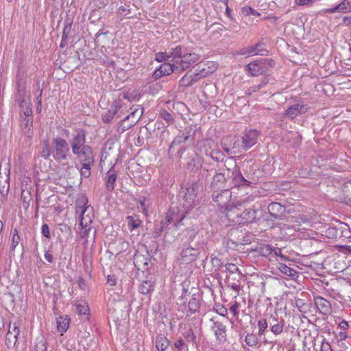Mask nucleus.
Instances as JSON below:
<instances>
[{"instance_id": "nucleus-34", "label": "nucleus", "mask_w": 351, "mask_h": 351, "mask_svg": "<svg viewBox=\"0 0 351 351\" xmlns=\"http://www.w3.org/2000/svg\"><path fill=\"white\" fill-rule=\"evenodd\" d=\"M168 55L169 58H172L173 63L178 64L180 62V60L184 56L182 52V47L180 45H177L176 47L171 48L168 51Z\"/></svg>"}, {"instance_id": "nucleus-55", "label": "nucleus", "mask_w": 351, "mask_h": 351, "mask_svg": "<svg viewBox=\"0 0 351 351\" xmlns=\"http://www.w3.org/2000/svg\"><path fill=\"white\" fill-rule=\"evenodd\" d=\"M20 241V236L19 235L18 230L14 229L12 237V243L10 245V250L14 251L16 247L19 245Z\"/></svg>"}, {"instance_id": "nucleus-35", "label": "nucleus", "mask_w": 351, "mask_h": 351, "mask_svg": "<svg viewBox=\"0 0 351 351\" xmlns=\"http://www.w3.org/2000/svg\"><path fill=\"white\" fill-rule=\"evenodd\" d=\"M236 141L231 137L223 138L221 141V145L223 149L228 154H231L232 149L235 148Z\"/></svg>"}, {"instance_id": "nucleus-38", "label": "nucleus", "mask_w": 351, "mask_h": 351, "mask_svg": "<svg viewBox=\"0 0 351 351\" xmlns=\"http://www.w3.org/2000/svg\"><path fill=\"white\" fill-rule=\"evenodd\" d=\"M158 116L160 118L165 121L168 125L172 124L175 121V114L170 113L165 108L159 110Z\"/></svg>"}, {"instance_id": "nucleus-58", "label": "nucleus", "mask_w": 351, "mask_h": 351, "mask_svg": "<svg viewBox=\"0 0 351 351\" xmlns=\"http://www.w3.org/2000/svg\"><path fill=\"white\" fill-rule=\"evenodd\" d=\"M174 346L178 351H182L183 350L188 351V346L181 337L174 342Z\"/></svg>"}, {"instance_id": "nucleus-9", "label": "nucleus", "mask_w": 351, "mask_h": 351, "mask_svg": "<svg viewBox=\"0 0 351 351\" xmlns=\"http://www.w3.org/2000/svg\"><path fill=\"white\" fill-rule=\"evenodd\" d=\"M33 121V111L19 113V123L21 132L23 135L28 139H32L34 134Z\"/></svg>"}, {"instance_id": "nucleus-52", "label": "nucleus", "mask_w": 351, "mask_h": 351, "mask_svg": "<svg viewBox=\"0 0 351 351\" xmlns=\"http://www.w3.org/2000/svg\"><path fill=\"white\" fill-rule=\"evenodd\" d=\"M255 56L261 55V56H267L268 53V51L264 47V43L261 42L257 43L254 45Z\"/></svg>"}, {"instance_id": "nucleus-61", "label": "nucleus", "mask_w": 351, "mask_h": 351, "mask_svg": "<svg viewBox=\"0 0 351 351\" xmlns=\"http://www.w3.org/2000/svg\"><path fill=\"white\" fill-rule=\"evenodd\" d=\"M214 309L217 313L222 317H226L228 314V309L221 304H215Z\"/></svg>"}, {"instance_id": "nucleus-23", "label": "nucleus", "mask_w": 351, "mask_h": 351, "mask_svg": "<svg viewBox=\"0 0 351 351\" xmlns=\"http://www.w3.org/2000/svg\"><path fill=\"white\" fill-rule=\"evenodd\" d=\"M121 101H114L110 106L108 110L104 114L102 115V121L105 123H110L112 119L117 114L118 111L121 108Z\"/></svg>"}, {"instance_id": "nucleus-49", "label": "nucleus", "mask_w": 351, "mask_h": 351, "mask_svg": "<svg viewBox=\"0 0 351 351\" xmlns=\"http://www.w3.org/2000/svg\"><path fill=\"white\" fill-rule=\"evenodd\" d=\"M139 208L142 211L146 214L148 212V207L150 204V200L144 196H140L138 199Z\"/></svg>"}, {"instance_id": "nucleus-41", "label": "nucleus", "mask_w": 351, "mask_h": 351, "mask_svg": "<svg viewBox=\"0 0 351 351\" xmlns=\"http://www.w3.org/2000/svg\"><path fill=\"white\" fill-rule=\"evenodd\" d=\"M197 131V125L191 124L186 128L183 130H180L179 132L183 134V136L186 137V140H189L190 138H194V136Z\"/></svg>"}, {"instance_id": "nucleus-47", "label": "nucleus", "mask_w": 351, "mask_h": 351, "mask_svg": "<svg viewBox=\"0 0 351 351\" xmlns=\"http://www.w3.org/2000/svg\"><path fill=\"white\" fill-rule=\"evenodd\" d=\"M210 157L216 162H222L225 158V155L219 149H213L209 154Z\"/></svg>"}, {"instance_id": "nucleus-21", "label": "nucleus", "mask_w": 351, "mask_h": 351, "mask_svg": "<svg viewBox=\"0 0 351 351\" xmlns=\"http://www.w3.org/2000/svg\"><path fill=\"white\" fill-rule=\"evenodd\" d=\"M93 208L86 207L80 210V226L81 228L88 227L90 223H92L93 218Z\"/></svg>"}, {"instance_id": "nucleus-50", "label": "nucleus", "mask_w": 351, "mask_h": 351, "mask_svg": "<svg viewBox=\"0 0 351 351\" xmlns=\"http://www.w3.org/2000/svg\"><path fill=\"white\" fill-rule=\"evenodd\" d=\"M258 335L261 337L264 335L268 328V322L267 319L261 318L258 321Z\"/></svg>"}, {"instance_id": "nucleus-45", "label": "nucleus", "mask_w": 351, "mask_h": 351, "mask_svg": "<svg viewBox=\"0 0 351 351\" xmlns=\"http://www.w3.org/2000/svg\"><path fill=\"white\" fill-rule=\"evenodd\" d=\"M279 269L282 273H283L293 278L297 276V274H298L297 271L295 269L287 266L285 264L280 263Z\"/></svg>"}, {"instance_id": "nucleus-32", "label": "nucleus", "mask_w": 351, "mask_h": 351, "mask_svg": "<svg viewBox=\"0 0 351 351\" xmlns=\"http://www.w3.org/2000/svg\"><path fill=\"white\" fill-rule=\"evenodd\" d=\"M155 282L150 280H143L138 287V291L143 295L150 294L154 289Z\"/></svg>"}, {"instance_id": "nucleus-53", "label": "nucleus", "mask_w": 351, "mask_h": 351, "mask_svg": "<svg viewBox=\"0 0 351 351\" xmlns=\"http://www.w3.org/2000/svg\"><path fill=\"white\" fill-rule=\"evenodd\" d=\"M224 270L223 271L229 272L230 274H235L238 272V275L240 277L241 273L240 272L238 267L233 263H227L224 265Z\"/></svg>"}, {"instance_id": "nucleus-27", "label": "nucleus", "mask_w": 351, "mask_h": 351, "mask_svg": "<svg viewBox=\"0 0 351 351\" xmlns=\"http://www.w3.org/2000/svg\"><path fill=\"white\" fill-rule=\"evenodd\" d=\"M203 66L202 64H197L196 73L193 75H189L191 80V85L197 82L200 78L206 77L209 73L213 72L212 71L206 70Z\"/></svg>"}, {"instance_id": "nucleus-60", "label": "nucleus", "mask_w": 351, "mask_h": 351, "mask_svg": "<svg viewBox=\"0 0 351 351\" xmlns=\"http://www.w3.org/2000/svg\"><path fill=\"white\" fill-rule=\"evenodd\" d=\"M71 25H72L71 21H69V19H67L64 21V27L63 29L62 36L69 38V34L71 33Z\"/></svg>"}, {"instance_id": "nucleus-62", "label": "nucleus", "mask_w": 351, "mask_h": 351, "mask_svg": "<svg viewBox=\"0 0 351 351\" xmlns=\"http://www.w3.org/2000/svg\"><path fill=\"white\" fill-rule=\"evenodd\" d=\"M180 86L184 87H189L191 85V80L190 79V76H189L188 73H186L179 81Z\"/></svg>"}, {"instance_id": "nucleus-10", "label": "nucleus", "mask_w": 351, "mask_h": 351, "mask_svg": "<svg viewBox=\"0 0 351 351\" xmlns=\"http://www.w3.org/2000/svg\"><path fill=\"white\" fill-rule=\"evenodd\" d=\"M86 134L87 133L84 129H78L75 131L69 143L72 153L78 152V151L90 146L86 144Z\"/></svg>"}, {"instance_id": "nucleus-11", "label": "nucleus", "mask_w": 351, "mask_h": 351, "mask_svg": "<svg viewBox=\"0 0 351 351\" xmlns=\"http://www.w3.org/2000/svg\"><path fill=\"white\" fill-rule=\"evenodd\" d=\"M200 254V250L197 246L193 247L191 245L182 248L180 252V259L182 263L189 264L195 261Z\"/></svg>"}, {"instance_id": "nucleus-54", "label": "nucleus", "mask_w": 351, "mask_h": 351, "mask_svg": "<svg viewBox=\"0 0 351 351\" xmlns=\"http://www.w3.org/2000/svg\"><path fill=\"white\" fill-rule=\"evenodd\" d=\"M21 199L23 202L24 208L27 209L29 206V202L32 199L30 192L28 191H23L21 193Z\"/></svg>"}, {"instance_id": "nucleus-29", "label": "nucleus", "mask_w": 351, "mask_h": 351, "mask_svg": "<svg viewBox=\"0 0 351 351\" xmlns=\"http://www.w3.org/2000/svg\"><path fill=\"white\" fill-rule=\"evenodd\" d=\"M196 327L194 328L192 327H189L186 330H185L182 333L183 337L185 340L189 343H192L193 345H195V347L197 348L199 343L197 341V330Z\"/></svg>"}, {"instance_id": "nucleus-42", "label": "nucleus", "mask_w": 351, "mask_h": 351, "mask_svg": "<svg viewBox=\"0 0 351 351\" xmlns=\"http://www.w3.org/2000/svg\"><path fill=\"white\" fill-rule=\"evenodd\" d=\"M295 306L298 310L303 313H306L310 311L311 303L306 302L302 299H295Z\"/></svg>"}, {"instance_id": "nucleus-64", "label": "nucleus", "mask_w": 351, "mask_h": 351, "mask_svg": "<svg viewBox=\"0 0 351 351\" xmlns=\"http://www.w3.org/2000/svg\"><path fill=\"white\" fill-rule=\"evenodd\" d=\"M185 141H187L186 137L183 136V134L179 132L178 134L172 141V146H177Z\"/></svg>"}, {"instance_id": "nucleus-43", "label": "nucleus", "mask_w": 351, "mask_h": 351, "mask_svg": "<svg viewBox=\"0 0 351 351\" xmlns=\"http://www.w3.org/2000/svg\"><path fill=\"white\" fill-rule=\"evenodd\" d=\"M86 207H91L88 205V198L84 195H80L76 201V213H80V210Z\"/></svg>"}, {"instance_id": "nucleus-1", "label": "nucleus", "mask_w": 351, "mask_h": 351, "mask_svg": "<svg viewBox=\"0 0 351 351\" xmlns=\"http://www.w3.org/2000/svg\"><path fill=\"white\" fill-rule=\"evenodd\" d=\"M40 156L47 160L51 157L58 163L65 161L71 157L69 143L60 136L53 138L51 144L45 141Z\"/></svg>"}, {"instance_id": "nucleus-5", "label": "nucleus", "mask_w": 351, "mask_h": 351, "mask_svg": "<svg viewBox=\"0 0 351 351\" xmlns=\"http://www.w3.org/2000/svg\"><path fill=\"white\" fill-rule=\"evenodd\" d=\"M73 154L77 157L82 165L80 176L85 178H89L91 174V169L95 165V156L93 147L89 146L82 150L78 151V152H73Z\"/></svg>"}, {"instance_id": "nucleus-26", "label": "nucleus", "mask_w": 351, "mask_h": 351, "mask_svg": "<svg viewBox=\"0 0 351 351\" xmlns=\"http://www.w3.org/2000/svg\"><path fill=\"white\" fill-rule=\"evenodd\" d=\"M328 13L343 12L347 13L351 12V1L343 0L337 5L326 10Z\"/></svg>"}, {"instance_id": "nucleus-16", "label": "nucleus", "mask_w": 351, "mask_h": 351, "mask_svg": "<svg viewBox=\"0 0 351 351\" xmlns=\"http://www.w3.org/2000/svg\"><path fill=\"white\" fill-rule=\"evenodd\" d=\"M308 110L309 106L307 104H295L288 108L284 115L290 119H293L300 114H305Z\"/></svg>"}, {"instance_id": "nucleus-39", "label": "nucleus", "mask_w": 351, "mask_h": 351, "mask_svg": "<svg viewBox=\"0 0 351 351\" xmlns=\"http://www.w3.org/2000/svg\"><path fill=\"white\" fill-rule=\"evenodd\" d=\"M34 351H47V343L45 337L40 336L36 339Z\"/></svg>"}, {"instance_id": "nucleus-18", "label": "nucleus", "mask_w": 351, "mask_h": 351, "mask_svg": "<svg viewBox=\"0 0 351 351\" xmlns=\"http://www.w3.org/2000/svg\"><path fill=\"white\" fill-rule=\"evenodd\" d=\"M211 329L219 343H223L227 341L226 326L222 322L219 321L214 322Z\"/></svg>"}, {"instance_id": "nucleus-56", "label": "nucleus", "mask_w": 351, "mask_h": 351, "mask_svg": "<svg viewBox=\"0 0 351 351\" xmlns=\"http://www.w3.org/2000/svg\"><path fill=\"white\" fill-rule=\"evenodd\" d=\"M77 312L79 315H88L89 308L86 302L76 304Z\"/></svg>"}, {"instance_id": "nucleus-17", "label": "nucleus", "mask_w": 351, "mask_h": 351, "mask_svg": "<svg viewBox=\"0 0 351 351\" xmlns=\"http://www.w3.org/2000/svg\"><path fill=\"white\" fill-rule=\"evenodd\" d=\"M146 254H143L137 251L134 256V264L137 270L145 271L148 269L149 258L147 250H145Z\"/></svg>"}, {"instance_id": "nucleus-2", "label": "nucleus", "mask_w": 351, "mask_h": 351, "mask_svg": "<svg viewBox=\"0 0 351 351\" xmlns=\"http://www.w3.org/2000/svg\"><path fill=\"white\" fill-rule=\"evenodd\" d=\"M226 217L228 221L236 225H245L250 223H256L261 217V209L246 208L242 209L241 204H235L226 208Z\"/></svg>"}, {"instance_id": "nucleus-37", "label": "nucleus", "mask_w": 351, "mask_h": 351, "mask_svg": "<svg viewBox=\"0 0 351 351\" xmlns=\"http://www.w3.org/2000/svg\"><path fill=\"white\" fill-rule=\"evenodd\" d=\"M70 323V318L68 315L65 317L60 316L57 319V328L59 332L63 333L66 331Z\"/></svg>"}, {"instance_id": "nucleus-40", "label": "nucleus", "mask_w": 351, "mask_h": 351, "mask_svg": "<svg viewBox=\"0 0 351 351\" xmlns=\"http://www.w3.org/2000/svg\"><path fill=\"white\" fill-rule=\"evenodd\" d=\"M126 221L128 223V226L130 230H134L138 228L141 224V221L136 215L128 216L126 217Z\"/></svg>"}, {"instance_id": "nucleus-24", "label": "nucleus", "mask_w": 351, "mask_h": 351, "mask_svg": "<svg viewBox=\"0 0 351 351\" xmlns=\"http://www.w3.org/2000/svg\"><path fill=\"white\" fill-rule=\"evenodd\" d=\"M315 305L319 312L323 315H328L331 312L330 302L322 297H316L314 299Z\"/></svg>"}, {"instance_id": "nucleus-36", "label": "nucleus", "mask_w": 351, "mask_h": 351, "mask_svg": "<svg viewBox=\"0 0 351 351\" xmlns=\"http://www.w3.org/2000/svg\"><path fill=\"white\" fill-rule=\"evenodd\" d=\"M169 343V340L162 335H159L156 337V347L159 351H165Z\"/></svg>"}, {"instance_id": "nucleus-19", "label": "nucleus", "mask_w": 351, "mask_h": 351, "mask_svg": "<svg viewBox=\"0 0 351 351\" xmlns=\"http://www.w3.org/2000/svg\"><path fill=\"white\" fill-rule=\"evenodd\" d=\"M247 69L252 76L267 75L268 74V66L262 64V62H250L247 65Z\"/></svg>"}, {"instance_id": "nucleus-4", "label": "nucleus", "mask_w": 351, "mask_h": 351, "mask_svg": "<svg viewBox=\"0 0 351 351\" xmlns=\"http://www.w3.org/2000/svg\"><path fill=\"white\" fill-rule=\"evenodd\" d=\"M178 208L172 207L169 210L167 215L162 219L160 222L155 225L154 234L156 237L160 236L162 232L169 229L168 226L173 223V227L179 229L182 226H184L183 220L185 218V215L183 213L179 217L177 213Z\"/></svg>"}, {"instance_id": "nucleus-20", "label": "nucleus", "mask_w": 351, "mask_h": 351, "mask_svg": "<svg viewBox=\"0 0 351 351\" xmlns=\"http://www.w3.org/2000/svg\"><path fill=\"white\" fill-rule=\"evenodd\" d=\"M232 184L234 187L240 186H249L251 184V182L247 180L241 174L240 169L238 167H235L232 173Z\"/></svg>"}, {"instance_id": "nucleus-48", "label": "nucleus", "mask_w": 351, "mask_h": 351, "mask_svg": "<svg viewBox=\"0 0 351 351\" xmlns=\"http://www.w3.org/2000/svg\"><path fill=\"white\" fill-rule=\"evenodd\" d=\"M245 341L247 343V345L250 347L255 346L257 345L258 341V337L255 334L248 333L245 336Z\"/></svg>"}, {"instance_id": "nucleus-44", "label": "nucleus", "mask_w": 351, "mask_h": 351, "mask_svg": "<svg viewBox=\"0 0 351 351\" xmlns=\"http://www.w3.org/2000/svg\"><path fill=\"white\" fill-rule=\"evenodd\" d=\"M84 230L81 232V237L85 239L86 241L90 234L93 236L95 239L96 235V229L93 226H88L86 228H82Z\"/></svg>"}, {"instance_id": "nucleus-57", "label": "nucleus", "mask_w": 351, "mask_h": 351, "mask_svg": "<svg viewBox=\"0 0 351 351\" xmlns=\"http://www.w3.org/2000/svg\"><path fill=\"white\" fill-rule=\"evenodd\" d=\"M211 263L213 265V268H215V271H223V268H224L223 263L221 262L220 259L217 257H214L211 258Z\"/></svg>"}, {"instance_id": "nucleus-63", "label": "nucleus", "mask_w": 351, "mask_h": 351, "mask_svg": "<svg viewBox=\"0 0 351 351\" xmlns=\"http://www.w3.org/2000/svg\"><path fill=\"white\" fill-rule=\"evenodd\" d=\"M168 52H158L155 54V60L158 62L169 60Z\"/></svg>"}, {"instance_id": "nucleus-46", "label": "nucleus", "mask_w": 351, "mask_h": 351, "mask_svg": "<svg viewBox=\"0 0 351 351\" xmlns=\"http://www.w3.org/2000/svg\"><path fill=\"white\" fill-rule=\"evenodd\" d=\"M189 311L191 313H194L198 311L199 308V303L197 298L194 297V295L191 298L188 304Z\"/></svg>"}, {"instance_id": "nucleus-51", "label": "nucleus", "mask_w": 351, "mask_h": 351, "mask_svg": "<svg viewBox=\"0 0 351 351\" xmlns=\"http://www.w3.org/2000/svg\"><path fill=\"white\" fill-rule=\"evenodd\" d=\"M284 327V320L281 319L280 321L276 322V324H272V327H271V331L275 335H280L282 330Z\"/></svg>"}, {"instance_id": "nucleus-8", "label": "nucleus", "mask_w": 351, "mask_h": 351, "mask_svg": "<svg viewBox=\"0 0 351 351\" xmlns=\"http://www.w3.org/2000/svg\"><path fill=\"white\" fill-rule=\"evenodd\" d=\"M14 101L20 108L19 113L32 111L31 96L26 88H15Z\"/></svg>"}, {"instance_id": "nucleus-31", "label": "nucleus", "mask_w": 351, "mask_h": 351, "mask_svg": "<svg viewBox=\"0 0 351 351\" xmlns=\"http://www.w3.org/2000/svg\"><path fill=\"white\" fill-rule=\"evenodd\" d=\"M254 251L259 256L267 258L269 256L272 255L274 246L269 244H260Z\"/></svg>"}, {"instance_id": "nucleus-7", "label": "nucleus", "mask_w": 351, "mask_h": 351, "mask_svg": "<svg viewBox=\"0 0 351 351\" xmlns=\"http://www.w3.org/2000/svg\"><path fill=\"white\" fill-rule=\"evenodd\" d=\"M131 112L119 123L118 131L121 133L130 129L139 121L144 112V108L140 106H132Z\"/></svg>"}, {"instance_id": "nucleus-14", "label": "nucleus", "mask_w": 351, "mask_h": 351, "mask_svg": "<svg viewBox=\"0 0 351 351\" xmlns=\"http://www.w3.org/2000/svg\"><path fill=\"white\" fill-rule=\"evenodd\" d=\"M259 134L258 130L254 129L245 130L243 132L241 146L245 151L250 149L257 143Z\"/></svg>"}, {"instance_id": "nucleus-12", "label": "nucleus", "mask_w": 351, "mask_h": 351, "mask_svg": "<svg viewBox=\"0 0 351 351\" xmlns=\"http://www.w3.org/2000/svg\"><path fill=\"white\" fill-rule=\"evenodd\" d=\"M267 210L273 219L282 220L287 217L289 210L278 202H271L267 206Z\"/></svg>"}, {"instance_id": "nucleus-25", "label": "nucleus", "mask_w": 351, "mask_h": 351, "mask_svg": "<svg viewBox=\"0 0 351 351\" xmlns=\"http://www.w3.org/2000/svg\"><path fill=\"white\" fill-rule=\"evenodd\" d=\"M26 67L23 64L19 65L16 74L15 88H26L25 80H26Z\"/></svg>"}, {"instance_id": "nucleus-3", "label": "nucleus", "mask_w": 351, "mask_h": 351, "mask_svg": "<svg viewBox=\"0 0 351 351\" xmlns=\"http://www.w3.org/2000/svg\"><path fill=\"white\" fill-rule=\"evenodd\" d=\"M200 186L199 180L195 179V176L191 177L185 184L181 185L179 194L184 200L182 204L184 210V215H186L191 209L197 205L196 198Z\"/></svg>"}, {"instance_id": "nucleus-59", "label": "nucleus", "mask_w": 351, "mask_h": 351, "mask_svg": "<svg viewBox=\"0 0 351 351\" xmlns=\"http://www.w3.org/2000/svg\"><path fill=\"white\" fill-rule=\"evenodd\" d=\"M254 52V45H251L241 49L239 51V54L246 55L247 56H255Z\"/></svg>"}, {"instance_id": "nucleus-30", "label": "nucleus", "mask_w": 351, "mask_h": 351, "mask_svg": "<svg viewBox=\"0 0 351 351\" xmlns=\"http://www.w3.org/2000/svg\"><path fill=\"white\" fill-rule=\"evenodd\" d=\"M226 179L225 175L222 173H217L213 177V180L211 182V189H220L221 187L224 186Z\"/></svg>"}, {"instance_id": "nucleus-6", "label": "nucleus", "mask_w": 351, "mask_h": 351, "mask_svg": "<svg viewBox=\"0 0 351 351\" xmlns=\"http://www.w3.org/2000/svg\"><path fill=\"white\" fill-rule=\"evenodd\" d=\"M212 191L211 197L213 201L220 208L221 213L226 215V208L235 205L233 202H231L232 192L228 189H214Z\"/></svg>"}, {"instance_id": "nucleus-28", "label": "nucleus", "mask_w": 351, "mask_h": 351, "mask_svg": "<svg viewBox=\"0 0 351 351\" xmlns=\"http://www.w3.org/2000/svg\"><path fill=\"white\" fill-rule=\"evenodd\" d=\"M117 173L114 170V167L112 166L106 173V189L108 191H112L115 187V182L117 180Z\"/></svg>"}, {"instance_id": "nucleus-33", "label": "nucleus", "mask_w": 351, "mask_h": 351, "mask_svg": "<svg viewBox=\"0 0 351 351\" xmlns=\"http://www.w3.org/2000/svg\"><path fill=\"white\" fill-rule=\"evenodd\" d=\"M159 68L164 76L169 75L172 73L178 74L180 73L178 64L175 63L171 64L169 62H164L159 66Z\"/></svg>"}, {"instance_id": "nucleus-13", "label": "nucleus", "mask_w": 351, "mask_h": 351, "mask_svg": "<svg viewBox=\"0 0 351 351\" xmlns=\"http://www.w3.org/2000/svg\"><path fill=\"white\" fill-rule=\"evenodd\" d=\"M20 335L19 323L14 322L9 324L8 331L5 337V345L8 348H14Z\"/></svg>"}, {"instance_id": "nucleus-22", "label": "nucleus", "mask_w": 351, "mask_h": 351, "mask_svg": "<svg viewBox=\"0 0 351 351\" xmlns=\"http://www.w3.org/2000/svg\"><path fill=\"white\" fill-rule=\"evenodd\" d=\"M203 158L197 153H193L189 158V160L186 162V168L191 172H196L202 167Z\"/></svg>"}, {"instance_id": "nucleus-15", "label": "nucleus", "mask_w": 351, "mask_h": 351, "mask_svg": "<svg viewBox=\"0 0 351 351\" xmlns=\"http://www.w3.org/2000/svg\"><path fill=\"white\" fill-rule=\"evenodd\" d=\"M199 59V56L195 53H184L178 64L180 73L196 63Z\"/></svg>"}]
</instances>
